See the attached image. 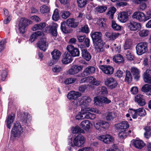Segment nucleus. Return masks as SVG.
<instances>
[{
	"label": "nucleus",
	"instance_id": "nucleus-1",
	"mask_svg": "<svg viewBox=\"0 0 151 151\" xmlns=\"http://www.w3.org/2000/svg\"><path fill=\"white\" fill-rule=\"evenodd\" d=\"M91 101V98L88 96H83L81 98L75 100L74 102H72L71 105L73 107L75 108L78 106L82 104L85 106H89Z\"/></svg>",
	"mask_w": 151,
	"mask_h": 151
},
{
	"label": "nucleus",
	"instance_id": "nucleus-2",
	"mask_svg": "<svg viewBox=\"0 0 151 151\" xmlns=\"http://www.w3.org/2000/svg\"><path fill=\"white\" fill-rule=\"evenodd\" d=\"M85 141L86 139L81 134H79L74 138L73 143L72 142H69L68 145L73 147H80L84 144Z\"/></svg>",
	"mask_w": 151,
	"mask_h": 151
},
{
	"label": "nucleus",
	"instance_id": "nucleus-3",
	"mask_svg": "<svg viewBox=\"0 0 151 151\" xmlns=\"http://www.w3.org/2000/svg\"><path fill=\"white\" fill-rule=\"evenodd\" d=\"M137 55H141L148 51V43L147 42H142L138 43L136 47Z\"/></svg>",
	"mask_w": 151,
	"mask_h": 151
},
{
	"label": "nucleus",
	"instance_id": "nucleus-4",
	"mask_svg": "<svg viewBox=\"0 0 151 151\" xmlns=\"http://www.w3.org/2000/svg\"><path fill=\"white\" fill-rule=\"evenodd\" d=\"M132 17L140 22H145L149 19L144 13L139 11L135 12L132 15Z\"/></svg>",
	"mask_w": 151,
	"mask_h": 151
},
{
	"label": "nucleus",
	"instance_id": "nucleus-5",
	"mask_svg": "<svg viewBox=\"0 0 151 151\" xmlns=\"http://www.w3.org/2000/svg\"><path fill=\"white\" fill-rule=\"evenodd\" d=\"M22 132V128L20 123L19 122H15L11 132L12 135L14 137H18Z\"/></svg>",
	"mask_w": 151,
	"mask_h": 151
},
{
	"label": "nucleus",
	"instance_id": "nucleus-6",
	"mask_svg": "<svg viewBox=\"0 0 151 151\" xmlns=\"http://www.w3.org/2000/svg\"><path fill=\"white\" fill-rule=\"evenodd\" d=\"M94 104L97 105H101L103 103L108 104L111 102V101L106 97L97 96L94 98Z\"/></svg>",
	"mask_w": 151,
	"mask_h": 151
},
{
	"label": "nucleus",
	"instance_id": "nucleus-7",
	"mask_svg": "<svg viewBox=\"0 0 151 151\" xmlns=\"http://www.w3.org/2000/svg\"><path fill=\"white\" fill-rule=\"evenodd\" d=\"M104 83L106 86L111 89L115 88L118 85L116 80L112 77L107 78L105 81Z\"/></svg>",
	"mask_w": 151,
	"mask_h": 151
},
{
	"label": "nucleus",
	"instance_id": "nucleus-8",
	"mask_svg": "<svg viewBox=\"0 0 151 151\" xmlns=\"http://www.w3.org/2000/svg\"><path fill=\"white\" fill-rule=\"evenodd\" d=\"M127 25L129 29L132 31L139 30L141 27L140 23L132 20L129 21L127 23Z\"/></svg>",
	"mask_w": 151,
	"mask_h": 151
},
{
	"label": "nucleus",
	"instance_id": "nucleus-9",
	"mask_svg": "<svg viewBox=\"0 0 151 151\" xmlns=\"http://www.w3.org/2000/svg\"><path fill=\"white\" fill-rule=\"evenodd\" d=\"M27 22V19L24 18H21L18 25L19 29L21 33L23 34L25 32V28L28 25Z\"/></svg>",
	"mask_w": 151,
	"mask_h": 151
},
{
	"label": "nucleus",
	"instance_id": "nucleus-10",
	"mask_svg": "<svg viewBox=\"0 0 151 151\" xmlns=\"http://www.w3.org/2000/svg\"><path fill=\"white\" fill-rule=\"evenodd\" d=\"M98 139L106 144H109L114 141L113 137L108 134H104L98 137Z\"/></svg>",
	"mask_w": 151,
	"mask_h": 151
},
{
	"label": "nucleus",
	"instance_id": "nucleus-11",
	"mask_svg": "<svg viewBox=\"0 0 151 151\" xmlns=\"http://www.w3.org/2000/svg\"><path fill=\"white\" fill-rule=\"evenodd\" d=\"M67 49L71 56L76 57L79 56L80 52L79 50L73 46L72 45H68L67 47Z\"/></svg>",
	"mask_w": 151,
	"mask_h": 151
},
{
	"label": "nucleus",
	"instance_id": "nucleus-12",
	"mask_svg": "<svg viewBox=\"0 0 151 151\" xmlns=\"http://www.w3.org/2000/svg\"><path fill=\"white\" fill-rule=\"evenodd\" d=\"M99 68L103 72L107 75H111L113 73L114 69L109 65H101L99 66Z\"/></svg>",
	"mask_w": 151,
	"mask_h": 151
},
{
	"label": "nucleus",
	"instance_id": "nucleus-13",
	"mask_svg": "<svg viewBox=\"0 0 151 151\" xmlns=\"http://www.w3.org/2000/svg\"><path fill=\"white\" fill-rule=\"evenodd\" d=\"M129 125L127 121H123L115 125V127L118 131L126 130L129 127Z\"/></svg>",
	"mask_w": 151,
	"mask_h": 151
},
{
	"label": "nucleus",
	"instance_id": "nucleus-14",
	"mask_svg": "<svg viewBox=\"0 0 151 151\" xmlns=\"http://www.w3.org/2000/svg\"><path fill=\"white\" fill-rule=\"evenodd\" d=\"M81 96V94L78 91H70L68 94L67 96L70 100H74L73 102L77 100L79 97Z\"/></svg>",
	"mask_w": 151,
	"mask_h": 151
},
{
	"label": "nucleus",
	"instance_id": "nucleus-15",
	"mask_svg": "<svg viewBox=\"0 0 151 151\" xmlns=\"http://www.w3.org/2000/svg\"><path fill=\"white\" fill-rule=\"evenodd\" d=\"M38 47L41 50L45 51L47 49L48 46V43L45 38L41 39L37 43Z\"/></svg>",
	"mask_w": 151,
	"mask_h": 151
},
{
	"label": "nucleus",
	"instance_id": "nucleus-16",
	"mask_svg": "<svg viewBox=\"0 0 151 151\" xmlns=\"http://www.w3.org/2000/svg\"><path fill=\"white\" fill-rule=\"evenodd\" d=\"M83 68V66H82L74 65L68 70L67 73L70 75H73L82 70Z\"/></svg>",
	"mask_w": 151,
	"mask_h": 151
},
{
	"label": "nucleus",
	"instance_id": "nucleus-17",
	"mask_svg": "<svg viewBox=\"0 0 151 151\" xmlns=\"http://www.w3.org/2000/svg\"><path fill=\"white\" fill-rule=\"evenodd\" d=\"M91 35L93 43L101 41V33L100 32H91Z\"/></svg>",
	"mask_w": 151,
	"mask_h": 151
},
{
	"label": "nucleus",
	"instance_id": "nucleus-18",
	"mask_svg": "<svg viewBox=\"0 0 151 151\" xmlns=\"http://www.w3.org/2000/svg\"><path fill=\"white\" fill-rule=\"evenodd\" d=\"M134 100L135 102H137L140 106H144L146 104L144 96L142 95H137L135 96Z\"/></svg>",
	"mask_w": 151,
	"mask_h": 151
},
{
	"label": "nucleus",
	"instance_id": "nucleus-19",
	"mask_svg": "<svg viewBox=\"0 0 151 151\" xmlns=\"http://www.w3.org/2000/svg\"><path fill=\"white\" fill-rule=\"evenodd\" d=\"M95 68L93 66H88L84 70L82 76H86L94 73L95 71Z\"/></svg>",
	"mask_w": 151,
	"mask_h": 151
},
{
	"label": "nucleus",
	"instance_id": "nucleus-20",
	"mask_svg": "<svg viewBox=\"0 0 151 151\" xmlns=\"http://www.w3.org/2000/svg\"><path fill=\"white\" fill-rule=\"evenodd\" d=\"M131 72L134 77V79L138 81L140 77V71L138 68L133 67L131 68Z\"/></svg>",
	"mask_w": 151,
	"mask_h": 151
},
{
	"label": "nucleus",
	"instance_id": "nucleus-21",
	"mask_svg": "<svg viewBox=\"0 0 151 151\" xmlns=\"http://www.w3.org/2000/svg\"><path fill=\"white\" fill-rule=\"evenodd\" d=\"M118 18L119 21L122 23L126 22L128 19L129 16L126 12L120 13L118 15Z\"/></svg>",
	"mask_w": 151,
	"mask_h": 151
},
{
	"label": "nucleus",
	"instance_id": "nucleus-22",
	"mask_svg": "<svg viewBox=\"0 0 151 151\" xmlns=\"http://www.w3.org/2000/svg\"><path fill=\"white\" fill-rule=\"evenodd\" d=\"M96 92L99 95L105 96L108 94L107 88L104 86L98 87L96 89Z\"/></svg>",
	"mask_w": 151,
	"mask_h": 151
},
{
	"label": "nucleus",
	"instance_id": "nucleus-23",
	"mask_svg": "<svg viewBox=\"0 0 151 151\" xmlns=\"http://www.w3.org/2000/svg\"><path fill=\"white\" fill-rule=\"evenodd\" d=\"M72 57L69 53L65 54L62 60V63L64 64H67L70 63L72 61Z\"/></svg>",
	"mask_w": 151,
	"mask_h": 151
},
{
	"label": "nucleus",
	"instance_id": "nucleus-24",
	"mask_svg": "<svg viewBox=\"0 0 151 151\" xmlns=\"http://www.w3.org/2000/svg\"><path fill=\"white\" fill-rule=\"evenodd\" d=\"M93 43L95 48L97 52H100L103 50V47L105 43L102 40L101 41L96 42Z\"/></svg>",
	"mask_w": 151,
	"mask_h": 151
},
{
	"label": "nucleus",
	"instance_id": "nucleus-25",
	"mask_svg": "<svg viewBox=\"0 0 151 151\" xmlns=\"http://www.w3.org/2000/svg\"><path fill=\"white\" fill-rule=\"evenodd\" d=\"M15 118V115L12 114L9 115L6 120L7 127L9 129H10L11 125L14 122Z\"/></svg>",
	"mask_w": 151,
	"mask_h": 151
},
{
	"label": "nucleus",
	"instance_id": "nucleus-26",
	"mask_svg": "<svg viewBox=\"0 0 151 151\" xmlns=\"http://www.w3.org/2000/svg\"><path fill=\"white\" fill-rule=\"evenodd\" d=\"M88 83L98 86L100 84L101 81H98L93 76H91L88 77Z\"/></svg>",
	"mask_w": 151,
	"mask_h": 151
},
{
	"label": "nucleus",
	"instance_id": "nucleus-27",
	"mask_svg": "<svg viewBox=\"0 0 151 151\" xmlns=\"http://www.w3.org/2000/svg\"><path fill=\"white\" fill-rule=\"evenodd\" d=\"M133 145L136 148L141 149L145 146V144L142 140H135L133 142Z\"/></svg>",
	"mask_w": 151,
	"mask_h": 151
},
{
	"label": "nucleus",
	"instance_id": "nucleus-28",
	"mask_svg": "<svg viewBox=\"0 0 151 151\" xmlns=\"http://www.w3.org/2000/svg\"><path fill=\"white\" fill-rule=\"evenodd\" d=\"M66 24L68 27H77L78 23L75 21V19L74 18H70L68 19L66 22Z\"/></svg>",
	"mask_w": 151,
	"mask_h": 151
},
{
	"label": "nucleus",
	"instance_id": "nucleus-29",
	"mask_svg": "<svg viewBox=\"0 0 151 151\" xmlns=\"http://www.w3.org/2000/svg\"><path fill=\"white\" fill-rule=\"evenodd\" d=\"M141 91L147 96L151 95V85H145L142 87Z\"/></svg>",
	"mask_w": 151,
	"mask_h": 151
},
{
	"label": "nucleus",
	"instance_id": "nucleus-30",
	"mask_svg": "<svg viewBox=\"0 0 151 151\" xmlns=\"http://www.w3.org/2000/svg\"><path fill=\"white\" fill-rule=\"evenodd\" d=\"M44 35V33L41 32L37 31L34 32L31 35L29 40L31 42H32L36 40L37 37L42 36Z\"/></svg>",
	"mask_w": 151,
	"mask_h": 151
},
{
	"label": "nucleus",
	"instance_id": "nucleus-31",
	"mask_svg": "<svg viewBox=\"0 0 151 151\" xmlns=\"http://www.w3.org/2000/svg\"><path fill=\"white\" fill-rule=\"evenodd\" d=\"M91 122L88 120H85L81 122L80 126L85 130H88L90 128Z\"/></svg>",
	"mask_w": 151,
	"mask_h": 151
},
{
	"label": "nucleus",
	"instance_id": "nucleus-32",
	"mask_svg": "<svg viewBox=\"0 0 151 151\" xmlns=\"http://www.w3.org/2000/svg\"><path fill=\"white\" fill-rule=\"evenodd\" d=\"M82 56L86 61H89L91 58V56L90 53L87 50H82Z\"/></svg>",
	"mask_w": 151,
	"mask_h": 151
},
{
	"label": "nucleus",
	"instance_id": "nucleus-33",
	"mask_svg": "<svg viewBox=\"0 0 151 151\" xmlns=\"http://www.w3.org/2000/svg\"><path fill=\"white\" fill-rule=\"evenodd\" d=\"M46 26L45 23H40L39 24H35L32 28V30L33 31L37 30H42Z\"/></svg>",
	"mask_w": 151,
	"mask_h": 151
},
{
	"label": "nucleus",
	"instance_id": "nucleus-34",
	"mask_svg": "<svg viewBox=\"0 0 151 151\" xmlns=\"http://www.w3.org/2000/svg\"><path fill=\"white\" fill-rule=\"evenodd\" d=\"M58 26V25L56 23H53L50 26V31L52 35L54 37H56L57 35V28Z\"/></svg>",
	"mask_w": 151,
	"mask_h": 151
},
{
	"label": "nucleus",
	"instance_id": "nucleus-35",
	"mask_svg": "<svg viewBox=\"0 0 151 151\" xmlns=\"http://www.w3.org/2000/svg\"><path fill=\"white\" fill-rule=\"evenodd\" d=\"M52 58L55 60H58L61 55V52L58 50H55L51 52Z\"/></svg>",
	"mask_w": 151,
	"mask_h": 151
},
{
	"label": "nucleus",
	"instance_id": "nucleus-36",
	"mask_svg": "<svg viewBox=\"0 0 151 151\" xmlns=\"http://www.w3.org/2000/svg\"><path fill=\"white\" fill-rule=\"evenodd\" d=\"M113 60L114 61L118 63H121L124 60L123 56L120 54L115 55L113 57Z\"/></svg>",
	"mask_w": 151,
	"mask_h": 151
},
{
	"label": "nucleus",
	"instance_id": "nucleus-37",
	"mask_svg": "<svg viewBox=\"0 0 151 151\" xmlns=\"http://www.w3.org/2000/svg\"><path fill=\"white\" fill-rule=\"evenodd\" d=\"M125 81L128 83H131L132 80V76L131 72L128 70L125 71Z\"/></svg>",
	"mask_w": 151,
	"mask_h": 151
},
{
	"label": "nucleus",
	"instance_id": "nucleus-38",
	"mask_svg": "<svg viewBox=\"0 0 151 151\" xmlns=\"http://www.w3.org/2000/svg\"><path fill=\"white\" fill-rule=\"evenodd\" d=\"M116 9L114 7H111L108 12L107 13V15L109 18L111 19L113 18L114 14L116 12Z\"/></svg>",
	"mask_w": 151,
	"mask_h": 151
},
{
	"label": "nucleus",
	"instance_id": "nucleus-39",
	"mask_svg": "<svg viewBox=\"0 0 151 151\" xmlns=\"http://www.w3.org/2000/svg\"><path fill=\"white\" fill-rule=\"evenodd\" d=\"M85 113H86L84 110L83 108H82L81 111L76 115V119L77 120H80L85 118V116H84V115L85 114Z\"/></svg>",
	"mask_w": 151,
	"mask_h": 151
},
{
	"label": "nucleus",
	"instance_id": "nucleus-40",
	"mask_svg": "<svg viewBox=\"0 0 151 151\" xmlns=\"http://www.w3.org/2000/svg\"><path fill=\"white\" fill-rule=\"evenodd\" d=\"M83 108L84 110L86 113L87 112L90 111L94 112L97 114H101V112L99 111L98 109L96 108L92 107L85 108Z\"/></svg>",
	"mask_w": 151,
	"mask_h": 151
},
{
	"label": "nucleus",
	"instance_id": "nucleus-41",
	"mask_svg": "<svg viewBox=\"0 0 151 151\" xmlns=\"http://www.w3.org/2000/svg\"><path fill=\"white\" fill-rule=\"evenodd\" d=\"M65 22H63L61 23V29L62 31L65 33H67L69 31V28Z\"/></svg>",
	"mask_w": 151,
	"mask_h": 151
},
{
	"label": "nucleus",
	"instance_id": "nucleus-42",
	"mask_svg": "<svg viewBox=\"0 0 151 151\" xmlns=\"http://www.w3.org/2000/svg\"><path fill=\"white\" fill-rule=\"evenodd\" d=\"M149 33V30L145 29L140 30L138 32L139 36L141 37H146L148 35Z\"/></svg>",
	"mask_w": 151,
	"mask_h": 151
},
{
	"label": "nucleus",
	"instance_id": "nucleus-43",
	"mask_svg": "<svg viewBox=\"0 0 151 151\" xmlns=\"http://www.w3.org/2000/svg\"><path fill=\"white\" fill-rule=\"evenodd\" d=\"M77 81L76 78L72 77L65 79L64 82L66 84H69L76 82Z\"/></svg>",
	"mask_w": 151,
	"mask_h": 151
},
{
	"label": "nucleus",
	"instance_id": "nucleus-44",
	"mask_svg": "<svg viewBox=\"0 0 151 151\" xmlns=\"http://www.w3.org/2000/svg\"><path fill=\"white\" fill-rule=\"evenodd\" d=\"M145 131L144 133L145 137L146 138H149L151 135V129L149 127H146L144 128Z\"/></svg>",
	"mask_w": 151,
	"mask_h": 151
},
{
	"label": "nucleus",
	"instance_id": "nucleus-45",
	"mask_svg": "<svg viewBox=\"0 0 151 151\" xmlns=\"http://www.w3.org/2000/svg\"><path fill=\"white\" fill-rule=\"evenodd\" d=\"M107 8V7L106 6H101L96 7L95 9L96 12L99 13H102L104 12Z\"/></svg>",
	"mask_w": 151,
	"mask_h": 151
},
{
	"label": "nucleus",
	"instance_id": "nucleus-46",
	"mask_svg": "<svg viewBox=\"0 0 151 151\" xmlns=\"http://www.w3.org/2000/svg\"><path fill=\"white\" fill-rule=\"evenodd\" d=\"M72 131L73 133L74 134L78 133L79 132L83 133L84 132V130L80 128L78 126H76L75 127H72Z\"/></svg>",
	"mask_w": 151,
	"mask_h": 151
},
{
	"label": "nucleus",
	"instance_id": "nucleus-47",
	"mask_svg": "<svg viewBox=\"0 0 151 151\" xmlns=\"http://www.w3.org/2000/svg\"><path fill=\"white\" fill-rule=\"evenodd\" d=\"M111 47L113 51H115L118 53L120 52L121 51V46L120 45H117L115 44L111 45Z\"/></svg>",
	"mask_w": 151,
	"mask_h": 151
},
{
	"label": "nucleus",
	"instance_id": "nucleus-48",
	"mask_svg": "<svg viewBox=\"0 0 151 151\" xmlns=\"http://www.w3.org/2000/svg\"><path fill=\"white\" fill-rule=\"evenodd\" d=\"M132 44V41L131 39H127L126 40L125 44L124 46V49L127 50L130 49L131 47Z\"/></svg>",
	"mask_w": 151,
	"mask_h": 151
},
{
	"label": "nucleus",
	"instance_id": "nucleus-49",
	"mask_svg": "<svg viewBox=\"0 0 151 151\" xmlns=\"http://www.w3.org/2000/svg\"><path fill=\"white\" fill-rule=\"evenodd\" d=\"M128 111V113L130 114V116L132 117L133 119H135L137 118L138 115L137 110L129 109Z\"/></svg>",
	"mask_w": 151,
	"mask_h": 151
},
{
	"label": "nucleus",
	"instance_id": "nucleus-50",
	"mask_svg": "<svg viewBox=\"0 0 151 151\" xmlns=\"http://www.w3.org/2000/svg\"><path fill=\"white\" fill-rule=\"evenodd\" d=\"M88 87H91V88H93V86L89 84L79 86L78 88V90L79 91L82 93L84 92Z\"/></svg>",
	"mask_w": 151,
	"mask_h": 151
},
{
	"label": "nucleus",
	"instance_id": "nucleus-51",
	"mask_svg": "<svg viewBox=\"0 0 151 151\" xmlns=\"http://www.w3.org/2000/svg\"><path fill=\"white\" fill-rule=\"evenodd\" d=\"M85 117L86 119L93 120L96 117V115L95 114L91 113L89 112L85 113Z\"/></svg>",
	"mask_w": 151,
	"mask_h": 151
},
{
	"label": "nucleus",
	"instance_id": "nucleus-52",
	"mask_svg": "<svg viewBox=\"0 0 151 151\" xmlns=\"http://www.w3.org/2000/svg\"><path fill=\"white\" fill-rule=\"evenodd\" d=\"M118 136L121 139L125 138L128 135V134L126 132V130L119 131Z\"/></svg>",
	"mask_w": 151,
	"mask_h": 151
},
{
	"label": "nucleus",
	"instance_id": "nucleus-53",
	"mask_svg": "<svg viewBox=\"0 0 151 151\" xmlns=\"http://www.w3.org/2000/svg\"><path fill=\"white\" fill-rule=\"evenodd\" d=\"M50 10V8L45 5H42L40 8V11L43 14L48 13L49 12Z\"/></svg>",
	"mask_w": 151,
	"mask_h": 151
},
{
	"label": "nucleus",
	"instance_id": "nucleus-54",
	"mask_svg": "<svg viewBox=\"0 0 151 151\" xmlns=\"http://www.w3.org/2000/svg\"><path fill=\"white\" fill-rule=\"evenodd\" d=\"M127 58L128 60H133L134 58V55L132 52L129 50H127L125 52Z\"/></svg>",
	"mask_w": 151,
	"mask_h": 151
},
{
	"label": "nucleus",
	"instance_id": "nucleus-55",
	"mask_svg": "<svg viewBox=\"0 0 151 151\" xmlns=\"http://www.w3.org/2000/svg\"><path fill=\"white\" fill-rule=\"evenodd\" d=\"M111 23L112 27L114 30H119L121 29V26L117 24L115 21H112Z\"/></svg>",
	"mask_w": 151,
	"mask_h": 151
},
{
	"label": "nucleus",
	"instance_id": "nucleus-56",
	"mask_svg": "<svg viewBox=\"0 0 151 151\" xmlns=\"http://www.w3.org/2000/svg\"><path fill=\"white\" fill-rule=\"evenodd\" d=\"M63 19H66L68 17L70 14L68 11H62L60 13Z\"/></svg>",
	"mask_w": 151,
	"mask_h": 151
},
{
	"label": "nucleus",
	"instance_id": "nucleus-57",
	"mask_svg": "<svg viewBox=\"0 0 151 151\" xmlns=\"http://www.w3.org/2000/svg\"><path fill=\"white\" fill-rule=\"evenodd\" d=\"M137 115L140 116H145L146 114L145 110L142 108H139L137 109Z\"/></svg>",
	"mask_w": 151,
	"mask_h": 151
},
{
	"label": "nucleus",
	"instance_id": "nucleus-58",
	"mask_svg": "<svg viewBox=\"0 0 151 151\" xmlns=\"http://www.w3.org/2000/svg\"><path fill=\"white\" fill-rule=\"evenodd\" d=\"M78 5L79 7L84 6L87 2V0H77Z\"/></svg>",
	"mask_w": 151,
	"mask_h": 151
},
{
	"label": "nucleus",
	"instance_id": "nucleus-59",
	"mask_svg": "<svg viewBox=\"0 0 151 151\" xmlns=\"http://www.w3.org/2000/svg\"><path fill=\"white\" fill-rule=\"evenodd\" d=\"M59 18L58 15V10L57 9H55L54 11L53 14L52 16V18L53 20L55 21L58 20Z\"/></svg>",
	"mask_w": 151,
	"mask_h": 151
},
{
	"label": "nucleus",
	"instance_id": "nucleus-60",
	"mask_svg": "<svg viewBox=\"0 0 151 151\" xmlns=\"http://www.w3.org/2000/svg\"><path fill=\"white\" fill-rule=\"evenodd\" d=\"M52 70L54 73H57L62 71V68L59 66L55 65L53 67Z\"/></svg>",
	"mask_w": 151,
	"mask_h": 151
},
{
	"label": "nucleus",
	"instance_id": "nucleus-61",
	"mask_svg": "<svg viewBox=\"0 0 151 151\" xmlns=\"http://www.w3.org/2000/svg\"><path fill=\"white\" fill-rule=\"evenodd\" d=\"M100 122L101 123V127L104 129H106L108 128L109 126V123L100 120Z\"/></svg>",
	"mask_w": 151,
	"mask_h": 151
},
{
	"label": "nucleus",
	"instance_id": "nucleus-62",
	"mask_svg": "<svg viewBox=\"0 0 151 151\" xmlns=\"http://www.w3.org/2000/svg\"><path fill=\"white\" fill-rule=\"evenodd\" d=\"M98 22L100 27L103 28H105L106 27V25L104 18H102L99 20Z\"/></svg>",
	"mask_w": 151,
	"mask_h": 151
},
{
	"label": "nucleus",
	"instance_id": "nucleus-63",
	"mask_svg": "<svg viewBox=\"0 0 151 151\" xmlns=\"http://www.w3.org/2000/svg\"><path fill=\"white\" fill-rule=\"evenodd\" d=\"M143 79L144 81L146 83L151 84V76H143Z\"/></svg>",
	"mask_w": 151,
	"mask_h": 151
},
{
	"label": "nucleus",
	"instance_id": "nucleus-64",
	"mask_svg": "<svg viewBox=\"0 0 151 151\" xmlns=\"http://www.w3.org/2000/svg\"><path fill=\"white\" fill-rule=\"evenodd\" d=\"M78 151H94V150L91 147H87L80 149Z\"/></svg>",
	"mask_w": 151,
	"mask_h": 151
}]
</instances>
